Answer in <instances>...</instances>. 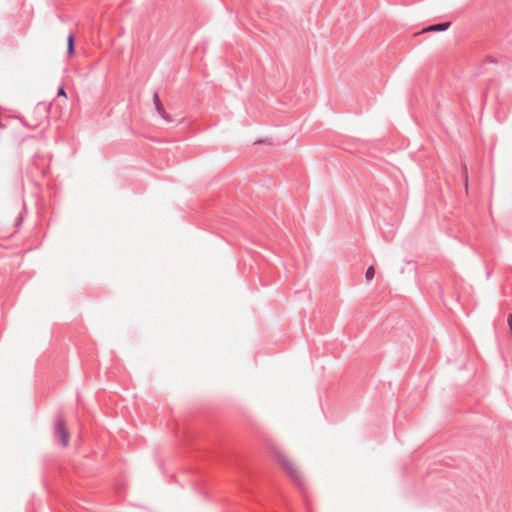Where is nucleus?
Here are the masks:
<instances>
[{"label":"nucleus","mask_w":512,"mask_h":512,"mask_svg":"<svg viewBox=\"0 0 512 512\" xmlns=\"http://www.w3.org/2000/svg\"><path fill=\"white\" fill-rule=\"evenodd\" d=\"M275 458L278 463L283 467L291 479L299 486L302 485V477L297 471L296 467L287 459V457L280 451L274 452Z\"/></svg>","instance_id":"nucleus-1"},{"label":"nucleus","mask_w":512,"mask_h":512,"mask_svg":"<svg viewBox=\"0 0 512 512\" xmlns=\"http://www.w3.org/2000/svg\"><path fill=\"white\" fill-rule=\"evenodd\" d=\"M54 434L63 447L68 446L69 432L65 426L64 420L61 417H58L55 422Z\"/></svg>","instance_id":"nucleus-2"},{"label":"nucleus","mask_w":512,"mask_h":512,"mask_svg":"<svg viewBox=\"0 0 512 512\" xmlns=\"http://www.w3.org/2000/svg\"><path fill=\"white\" fill-rule=\"evenodd\" d=\"M153 102H154V105H155V109L157 111V113L166 121H169V116L166 114L163 106H162V103L160 101V98H159V95L157 92L154 93L153 95Z\"/></svg>","instance_id":"nucleus-3"},{"label":"nucleus","mask_w":512,"mask_h":512,"mask_svg":"<svg viewBox=\"0 0 512 512\" xmlns=\"http://www.w3.org/2000/svg\"><path fill=\"white\" fill-rule=\"evenodd\" d=\"M449 27H450V22H442V23L430 25V26L426 27L425 29H423V31L424 32H440V31L447 30Z\"/></svg>","instance_id":"nucleus-4"},{"label":"nucleus","mask_w":512,"mask_h":512,"mask_svg":"<svg viewBox=\"0 0 512 512\" xmlns=\"http://www.w3.org/2000/svg\"><path fill=\"white\" fill-rule=\"evenodd\" d=\"M67 51L69 55H72L74 53V37L72 34L68 36L67 39Z\"/></svg>","instance_id":"nucleus-5"},{"label":"nucleus","mask_w":512,"mask_h":512,"mask_svg":"<svg viewBox=\"0 0 512 512\" xmlns=\"http://www.w3.org/2000/svg\"><path fill=\"white\" fill-rule=\"evenodd\" d=\"M374 275H375V270H374L373 266L368 267V269L366 270V273H365L366 279L368 281H370L374 278Z\"/></svg>","instance_id":"nucleus-6"},{"label":"nucleus","mask_w":512,"mask_h":512,"mask_svg":"<svg viewBox=\"0 0 512 512\" xmlns=\"http://www.w3.org/2000/svg\"><path fill=\"white\" fill-rule=\"evenodd\" d=\"M507 322H508V325H509V330H510V333L512 335V313H510L507 317Z\"/></svg>","instance_id":"nucleus-7"},{"label":"nucleus","mask_w":512,"mask_h":512,"mask_svg":"<svg viewBox=\"0 0 512 512\" xmlns=\"http://www.w3.org/2000/svg\"><path fill=\"white\" fill-rule=\"evenodd\" d=\"M57 95H58V96L66 97V92H65L64 87H60V88L58 89Z\"/></svg>","instance_id":"nucleus-8"}]
</instances>
